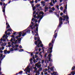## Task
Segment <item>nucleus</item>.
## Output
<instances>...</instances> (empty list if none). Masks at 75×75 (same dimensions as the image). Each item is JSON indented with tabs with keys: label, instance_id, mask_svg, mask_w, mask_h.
<instances>
[{
	"label": "nucleus",
	"instance_id": "1",
	"mask_svg": "<svg viewBox=\"0 0 75 75\" xmlns=\"http://www.w3.org/2000/svg\"><path fill=\"white\" fill-rule=\"evenodd\" d=\"M57 33H56L54 34V35H53V37L51 41V42H52V45L51 42L50 43H49V46L50 47H51H51L48 48V51H47V54L50 53V54H49V55L48 56V57H51V56L52 55V54H51V52H52V48H53V45H54L53 44H54L55 40L56 39V38H57Z\"/></svg>",
	"mask_w": 75,
	"mask_h": 75
},
{
	"label": "nucleus",
	"instance_id": "2",
	"mask_svg": "<svg viewBox=\"0 0 75 75\" xmlns=\"http://www.w3.org/2000/svg\"><path fill=\"white\" fill-rule=\"evenodd\" d=\"M63 18L64 19H63L61 17H60V18H59V25L58 26V28H57L55 30L54 34L55 33V32H56V31L58 30V28L59 27H61V26L62 24H63V22L62 21V20H63V21H65V20H66V21H67L69 20V17H68V16L67 15L65 16L64 15Z\"/></svg>",
	"mask_w": 75,
	"mask_h": 75
},
{
	"label": "nucleus",
	"instance_id": "3",
	"mask_svg": "<svg viewBox=\"0 0 75 75\" xmlns=\"http://www.w3.org/2000/svg\"><path fill=\"white\" fill-rule=\"evenodd\" d=\"M27 33H28V34H30V29L28 30L27 31V29H25L22 32H18L19 38L21 37L22 35V37H24L25 35H27Z\"/></svg>",
	"mask_w": 75,
	"mask_h": 75
},
{
	"label": "nucleus",
	"instance_id": "4",
	"mask_svg": "<svg viewBox=\"0 0 75 75\" xmlns=\"http://www.w3.org/2000/svg\"><path fill=\"white\" fill-rule=\"evenodd\" d=\"M38 27H37L36 28L35 30H34V31L35 33H36V34L35 35V36H37V38L40 39V37H39V35H38Z\"/></svg>",
	"mask_w": 75,
	"mask_h": 75
},
{
	"label": "nucleus",
	"instance_id": "5",
	"mask_svg": "<svg viewBox=\"0 0 75 75\" xmlns=\"http://www.w3.org/2000/svg\"><path fill=\"white\" fill-rule=\"evenodd\" d=\"M5 57H6V55H4L3 56V54H1L0 53V64L1 63V61H2V60L4 59V58Z\"/></svg>",
	"mask_w": 75,
	"mask_h": 75
},
{
	"label": "nucleus",
	"instance_id": "6",
	"mask_svg": "<svg viewBox=\"0 0 75 75\" xmlns=\"http://www.w3.org/2000/svg\"><path fill=\"white\" fill-rule=\"evenodd\" d=\"M34 25V23H33V22L32 21L31 22V23L30 24V26L28 28H30H30H31V29L32 30H33V29L34 28L33 27H33V25Z\"/></svg>",
	"mask_w": 75,
	"mask_h": 75
},
{
	"label": "nucleus",
	"instance_id": "7",
	"mask_svg": "<svg viewBox=\"0 0 75 75\" xmlns=\"http://www.w3.org/2000/svg\"><path fill=\"white\" fill-rule=\"evenodd\" d=\"M67 4L66 5V6L65 7V9L64 10V13L65 14V13H66V14H67Z\"/></svg>",
	"mask_w": 75,
	"mask_h": 75
},
{
	"label": "nucleus",
	"instance_id": "8",
	"mask_svg": "<svg viewBox=\"0 0 75 75\" xmlns=\"http://www.w3.org/2000/svg\"><path fill=\"white\" fill-rule=\"evenodd\" d=\"M30 66H28V67L27 68V69L28 70H26V72H28L29 73H30V71H31V69L29 67Z\"/></svg>",
	"mask_w": 75,
	"mask_h": 75
},
{
	"label": "nucleus",
	"instance_id": "9",
	"mask_svg": "<svg viewBox=\"0 0 75 75\" xmlns=\"http://www.w3.org/2000/svg\"><path fill=\"white\" fill-rule=\"evenodd\" d=\"M7 5V4H5V6L4 7H2V11L3 12H5V10H6V6Z\"/></svg>",
	"mask_w": 75,
	"mask_h": 75
},
{
	"label": "nucleus",
	"instance_id": "10",
	"mask_svg": "<svg viewBox=\"0 0 75 75\" xmlns=\"http://www.w3.org/2000/svg\"><path fill=\"white\" fill-rule=\"evenodd\" d=\"M42 44V42H41V41H40V42L38 43V44L37 45L38 48H40V45H41Z\"/></svg>",
	"mask_w": 75,
	"mask_h": 75
},
{
	"label": "nucleus",
	"instance_id": "11",
	"mask_svg": "<svg viewBox=\"0 0 75 75\" xmlns=\"http://www.w3.org/2000/svg\"><path fill=\"white\" fill-rule=\"evenodd\" d=\"M8 38V36H7V35H6H6L4 34L3 36L2 37V38H5L6 40H7V38Z\"/></svg>",
	"mask_w": 75,
	"mask_h": 75
},
{
	"label": "nucleus",
	"instance_id": "12",
	"mask_svg": "<svg viewBox=\"0 0 75 75\" xmlns=\"http://www.w3.org/2000/svg\"><path fill=\"white\" fill-rule=\"evenodd\" d=\"M39 15H40V14H42V16H43L44 14V13L43 12V11H42L39 12Z\"/></svg>",
	"mask_w": 75,
	"mask_h": 75
},
{
	"label": "nucleus",
	"instance_id": "13",
	"mask_svg": "<svg viewBox=\"0 0 75 75\" xmlns=\"http://www.w3.org/2000/svg\"><path fill=\"white\" fill-rule=\"evenodd\" d=\"M53 13H54L55 15L56 16H57V17H58V18H59V14H57V12H53Z\"/></svg>",
	"mask_w": 75,
	"mask_h": 75
},
{
	"label": "nucleus",
	"instance_id": "14",
	"mask_svg": "<svg viewBox=\"0 0 75 75\" xmlns=\"http://www.w3.org/2000/svg\"><path fill=\"white\" fill-rule=\"evenodd\" d=\"M21 38H19L18 39V42L19 43V44H21Z\"/></svg>",
	"mask_w": 75,
	"mask_h": 75
},
{
	"label": "nucleus",
	"instance_id": "15",
	"mask_svg": "<svg viewBox=\"0 0 75 75\" xmlns=\"http://www.w3.org/2000/svg\"><path fill=\"white\" fill-rule=\"evenodd\" d=\"M44 16H42L40 18H39V19L38 21V23H40V21L41 20V19H42V18H43V17H44Z\"/></svg>",
	"mask_w": 75,
	"mask_h": 75
},
{
	"label": "nucleus",
	"instance_id": "16",
	"mask_svg": "<svg viewBox=\"0 0 75 75\" xmlns=\"http://www.w3.org/2000/svg\"><path fill=\"white\" fill-rule=\"evenodd\" d=\"M42 17V15H40V16L39 15H38V16H37V18H37V19H39V18H40L41 17Z\"/></svg>",
	"mask_w": 75,
	"mask_h": 75
},
{
	"label": "nucleus",
	"instance_id": "17",
	"mask_svg": "<svg viewBox=\"0 0 75 75\" xmlns=\"http://www.w3.org/2000/svg\"><path fill=\"white\" fill-rule=\"evenodd\" d=\"M7 50H5L4 51V54H7Z\"/></svg>",
	"mask_w": 75,
	"mask_h": 75
},
{
	"label": "nucleus",
	"instance_id": "18",
	"mask_svg": "<svg viewBox=\"0 0 75 75\" xmlns=\"http://www.w3.org/2000/svg\"><path fill=\"white\" fill-rule=\"evenodd\" d=\"M6 43H2L1 44V46H6Z\"/></svg>",
	"mask_w": 75,
	"mask_h": 75
},
{
	"label": "nucleus",
	"instance_id": "19",
	"mask_svg": "<svg viewBox=\"0 0 75 75\" xmlns=\"http://www.w3.org/2000/svg\"><path fill=\"white\" fill-rule=\"evenodd\" d=\"M38 47H36L35 48V51H38Z\"/></svg>",
	"mask_w": 75,
	"mask_h": 75
},
{
	"label": "nucleus",
	"instance_id": "20",
	"mask_svg": "<svg viewBox=\"0 0 75 75\" xmlns=\"http://www.w3.org/2000/svg\"><path fill=\"white\" fill-rule=\"evenodd\" d=\"M36 66H37V68H40V67H41V65L40 64V65H39L38 66L37 65Z\"/></svg>",
	"mask_w": 75,
	"mask_h": 75
},
{
	"label": "nucleus",
	"instance_id": "21",
	"mask_svg": "<svg viewBox=\"0 0 75 75\" xmlns=\"http://www.w3.org/2000/svg\"><path fill=\"white\" fill-rule=\"evenodd\" d=\"M3 13H4V16L5 18H6V13L5 12H5H3Z\"/></svg>",
	"mask_w": 75,
	"mask_h": 75
},
{
	"label": "nucleus",
	"instance_id": "22",
	"mask_svg": "<svg viewBox=\"0 0 75 75\" xmlns=\"http://www.w3.org/2000/svg\"><path fill=\"white\" fill-rule=\"evenodd\" d=\"M36 74H38V75H40V71H36Z\"/></svg>",
	"mask_w": 75,
	"mask_h": 75
},
{
	"label": "nucleus",
	"instance_id": "23",
	"mask_svg": "<svg viewBox=\"0 0 75 75\" xmlns=\"http://www.w3.org/2000/svg\"><path fill=\"white\" fill-rule=\"evenodd\" d=\"M11 30H12V29L11 28L8 29L7 30V31L11 32Z\"/></svg>",
	"mask_w": 75,
	"mask_h": 75
},
{
	"label": "nucleus",
	"instance_id": "24",
	"mask_svg": "<svg viewBox=\"0 0 75 75\" xmlns=\"http://www.w3.org/2000/svg\"><path fill=\"white\" fill-rule=\"evenodd\" d=\"M47 6V5H46L45 7V10H48V7H46Z\"/></svg>",
	"mask_w": 75,
	"mask_h": 75
},
{
	"label": "nucleus",
	"instance_id": "25",
	"mask_svg": "<svg viewBox=\"0 0 75 75\" xmlns=\"http://www.w3.org/2000/svg\"><path fill=\"white\" fill-rule=\"evenodd\" d=\"M10 27V25H8L6 27V29H8V28H9Z\"/></svg>",
	"mask_w": 75,
	"mask_h": 75
},
{
	"label": "nucleus",
	"instance_id": "26",
	"mask_svg": "<svg viewBox=\"0 0 75 75\" xmlns=\"http://www.w3.org/2000/svg\"><path fill=\"white\" fill-rule=\"evenodd\" d=\"M19 52H22V51H24V50L23 49H21V50H19Z\"/></svg>",
	"mask_w": 75,
	"mask_h": 75
},
{
	"label": "nucleus",
	"instance_id": "27",
	"mask_svg": "<svg viewBox=\"0 0 75 75\" xmlns=\"http://www.w3.org/2000/svg\"><path fill=\"white\" fill-rule=\"evenodd\" d=\"M10 51L11 52H12V51H14V49H13V48H11L10 50Z\"/></svg>",
	"mask_w": 75,
	"mask_h": 75
},
{
	"label": "nucleus",
	"instance_id": "28",
	"mask_svg": "<svg viewBox=\"0 0 75 75\" xmlns=\"http://www.w3.org/2000/svg\"><path fill=\"white\" fill-rule=\"evenodd\" d=\"M37 70V67H35V71H34V72H36Z\"/></svg>",
	"mask_w": 75,
	"mask_h": 75
},
{
	"label": "nucleus",
	"instance_id": "29",
	"mask_svg": "<svg viewBox=\"0 0 75 75\" xmlns=\"http://www.w3.org/2000/svg\"><path fill=\"white\" fill-rule=\"evenodd\" d=\"M52 11H54V10H55V8L54 7H52Z\"/></svg>",
	"mask_w": 75,
	"mask_h": 75
},
{
	"label": "nucleus",
	"instance_id": "30",
	"mask_svg": "<svg viewBox=\"0 0 75 75\" xmlns=\"http://www.w3.org/2000/svg\"><path fill=\"white\" fill-rule=\"evenodd\" d=\"M15 46H16L15 48H18V45H15Z\"/></svg>",
	"mask_w": 75,
	"mask_h": 75
},
{
	"label": "nucleus",
	"instance_id": "31",
	"mask_svg": "<svg viewBox=\"0 0 75 75\" xmlns=\"http://www.w3.org/2000/svg\"><path fill=\"white\" fill-rule=\"evenodd\" d=\"M40 6V4L36 5V7L37 8L39 7Z\"/></svg>",
	"mask_w": 75,
	"mask_h": 75
},
{
	"label": "nucleus",
	"instance_id": "32",
	"mask_svg": "<svg viewBox=\"0 0 75 75\" xmlns=\"http://www.w3.org/2000/svg\"><path fill=\"white\" fill-rule=\"evenodd\" d=\"M50 70L52 71L53 70H54V68L52 67L50 68Z\"/></svg>",
	"mask_w": 75,
	"mask_h": 75
},
{
	"label": "nucleus",
	"instance_id": "33",
	"mask_svg": "<svg viewBox=\"0 0 75 75\" xmlns=\"http://www.w3.org/2000/svg\"><path fill=\"white\" fill-rule=\"evenodd\" d=\"M47 53H46L45 54V56H44L45 58H46V57H47Z\"/></svg>",
	"mask_w": 75,
	"mask_h": 75
},
{
	"label": "nucleus",
	"instance_id": "34",
	"mask_svg": "<svg viewBox=\"0 0 75 75\" xmlns=\"http://www.w3.org/2000/svg\"><path fill=\"white\" fill-rule=\"evenodd\" d=\"M49 12H50V13H54V12H53V11H52V10H49Z\"/></svg>",
	"mask_w": 75,
	"mask_h": 75
},
{
	"label": "nucleus",
	"instance_id": "35",
	"mask_svg": "<svg viewBox=\"0 0 75 75\" xmlns=\"http://www.w3.org/2000/svg\"><path fill=\"white\" fill-rule=\"evenodd\" d=\"M18 37H20V36L18 35L16 37V39H18Z\"/></svg>",
	"mask_w": 75,
	"mask_h": 75
},
{
	"label": "nucleus",
	"instance_id": "36",
	"mask_svg": "<svg viewBox=\"0 0 75 75\" xmlns=\"http://www.w3.org/2000/svg\"><path fill=\"white\" fill-rule=\"evenodd\" d=\"M38 71H42V68L41 67L38 70Z\"/></svg>",
	"mask_w": 75,
	"mask_h": 75
},
{
	"label": "nucleus",
	"instance_id": "37",
	"mask_svg": "<svg viewBox=\"0 0 75 75\" xmlns=\"http://www.w3.org/2000/svg\"><path fill=\"white\" fill-rule=\"evenodd\" d=\"M14 43H15L14 42H12V43L11 44L12 45H14Z\"/></svg>",
	"mask_w": 75,
	"mask_h": 75
},
{
	"label": "nucleus",
	"instance_id": "38",
	"mask_svg": "<svg viewBox=\"0 0 75 75\" xmlns=\"http://www.w3.org/2000/svg\"><path fill=\"white\" fill-rule=\"evenodd\" d=\"M35 8H36L35 6H34L33 8V11H34V10H35Z\"/></svg>",
	"mask_w": 75,
	"mask_h": 75
},
{
	"label": "nucleus",
	"instance_id": "39",
	"mask_svg": "<svg viewBox=\"0 0 75 75\" xmlns=\"http://www.w3.org/2000/svg\"><path fill=\"white\" fill-rule=\"evenodd\" d=\"M51 1H52V2H53V4H55V1H54V0H51Z\"/></svg>",
	"mask_w": 75,
	"mask_h": 75
},
{
	"label": "nucleus",
	"instance_id": "40",
	"mask_svg": "<svg viewBox=\"0 0 75 75\" xmlns=\"http://www.w3.org/2000/svg\"><path fill=\"white\" fill-rule=\"evenodd\" d=\"M7 31L6 30L5 32V34H6V35H7Z\"/></svg>",
	"mask_w": 75,
	"mask_h": 75
},
{
	"label": "nucleus",
	"instance_id": "41",
	"mask_svg": "<svg viewBox=\"0 0 75 75\" xmlns=\"http://www.w3.org/2000/svg\"><path fill=\"white\" fill-rule=\"evenodd\" d=\"M56 6V8H57V9H58V10H59V6L57 5V6Z\"/></svg>",
	"mask_w": 75,
	"mask_h": 75
},
{
	"label": "nucleus",
	"instance_id": "42",
	"mask_svg": "<svg viewBox=\"0 0 75 75\" xmlns=\"http://www.w3.org/2000/svg\"><path fill=\"white\" fill-rule=\"evenodd\" d=\"M22 73H23V71H21L19 72V74H21Z\"/></svg>",
	"mask_w": 75,
	"mask_h": 75
},
{
	"label": "nucleus",
	"instance_id": "43",
	"mask_svg": "<svg viewBox=\"0 0 75 75\" xmlns=\"http://www.w3.org/2000/svg\"><path fill=\"white\" fill-rule=\"evenodd\" d=\"M35 45H37V41H35Z\"/></svg>",
	"mask_w": 75,
	"mask_h": 75
},
{
	"label": "nucleus",
	"instance_id": "44",
	"mask_svg": "<svg viewBox=\"0 0 75 75\" xmlns=\"http://www.w3.org/2000/svg\"><path fill=\"white\" fill-rule=\"evenodd\" d=\"M12 48L13 49H14L15 48V46H14V45H12Z\"/></svg>",
	"mask_w": 75,
	"mask_h": 75
},
{
	"label": "nucleus",
	"instance_id": "45",
	"mask_svg": "<svg viewBox=\"0 0 75 75\" xmlns=\"http://www.w3.org/2000/svg\"><path fill=\"white\" fill-rule=\"evenodd\" d=\"M60 9L61 10H63V7L61 6Z\"/></svg>",
	"mask_w": 75,
	"mask_h": 75
},
{
	"label": "nucleus",
	"instance_id": "46",
	"mask_svg": "<svg viewBox=\"0 0 75 75\" xmlns=\"http://www.w3.org/2000/svg\"><path fill=\"white\" fill-rule=\"evenodd\" d=\"M40 9H37V11L38 12H39V11H40Z\"/></svg>",
	"mask_w": 75,
	"mask_h": 75
},
{
	"label": "nucleus",
	"instance_id": "47",
	"mask_svg": "<svg viewBox=\"0 0 75 75\" xmlns=\"http://www.w3.org/2000/svg\"><path fill=\"white\" fill-rule=\"evenodd\" d=\"M34 21H35V23H37L38 22V21H37V20H34Z\"/></svg>",
	"mask_w": 75,
	"mask_h": 75
},
{
	"label": "nucleus",
	"instance_id": "48",
	"mask_svg": "<svg viewBox=\"0 0 75 75\" xmlns=\"http://www.w3.org/2000/svg\"><path fill=\"white\" fill-rule=\"evenodd\" d=\"M35 13H36V11H35L33 13V15H34V14H35Z\"/></svg>",
	"mask_w": 75,
	"mask_h": 75
},
{
	"label": "nucleus",
	"instance_id": "49",
	"mask_svg": "<svg viewBox=\"0 0 75 75\" xmlns=\"http://www.w3.org/2000/svg\"><path fill=\"white\" fill-rule=\"evenodd\" d=\"M34 17L35 18H37V16H36V15L35 14L34 16Z\"/></svg>",
	"mask_w": 75,
	"mask_h": 75
},
{
	"label": "nucleus",
	"instance_id": "50",
	"mask_svg": "<svg viewBox=\"0 0 75 75\" xmlns=\"http://www.w3.org/2000/svg\"><path fill=\"white\" fill-rule=\"evenodd\" d=\"M35 27H36V28H37V27H37V26H38V24H37V23H36V24H35Z\"/></svg>",
	"mask_w": 75,
	"mask_h": 75
},
{
	"label": "nucleus",
	"instance_id": "51",
	"mask_svg": "<svg viewBox=\"0 0 75 75\" xmlns=\"http://www.w3.org/2000/svg\"><path fill=\"white\" fill-rule=\"evenodd\" d=\"M33 20H36V19H35L34 18H33L32 19V21H33Z\"/></svg>",
	"mask_w": 75,
	"mask_h": 75
},
{
	"label": "nucleus",
	"instance_id": "52",
	"mask_svg": "<svg viewBox=\"0 0 75 75\" xmlns=\"http://www.w3.org/2000/svg\"><path fill=\"white\" fill-rule=\"evenodd\" d=\"M44 60H42V64H44Z\"/></svg>",
	"mask_w": 75,
	"mask_h": 75
},
{
	"label": "nucleus",
	"instance_id": "53",
	"mask_svg": "<svg viewBox=\"0 0 75 75\" xmlns=\"http://www.w3.org/2000/svg\"><path fill=\"white\" fill-rule=\"evenodd\" d=\"M54 75H57V72H54Z\"/></svg>",
	"mask_w": 75,
	"mask_h": 75
},
{
	"label": "nucleus",
	"instance_id": "54",
	"mask_svg": "<svg viewBox=\"0 0 75 75\" xmlns=\"http://www.w3.org/2000/svg\"><path fill=\"white\" fill-rule=\"evenodd\" d=\"M40 47H43V45L42 44L40 45Z\"/></svg>",
	"mask_w": 75,
	"mask_h": 75
},
{
	"label": "nucleus",
	"instance_id": "55",
	"mask_svg": "<svg viewBox=\"0 0 75 75\" xmlns=\"http://www.w3.org/2000/svg\"><path fill=\"white\" fill-rule=\"evenodd\" d=\"M1 49L2 50H4V47H2Z\"/></svg>",
	"mask_w": 75,
	"mask_h": 75
},
{
	"label": "nucleus",
	"instance_id": "56",
	"mask_svg": "<svg viewBox=\"0 0 75 75\" xmlns=\"http://www.w3.org/2000/svg\"><path fill=\"white\" fill-rule=\"evenodd\" d=\"M10 51H7V54H10Z\"/></svg>",
	"mask_w": 75,
	"mask_h": 75
},
{
	"label": "nucleus",
	"instance_id": "57",
	"mask_svg": "<svg viewBox=\"0 0 75 75\" xmlns=\"http://www.w3.org/2000/svg\"><path fill=\"white\" fill-rule=\"evenodd\" d=\"M14 42V45L17 44V42H16V41H15Z\"/></svg>",
	"mask_w": 75,
	"mask_h": 75
},
{
	"label": "nucleus",
	"instance_id": "58",
	"mask_svg": "<svg viewBox=\"0 0 75 75\" xmlns=\"http://www.w3.org/2000/svg\"><path fill=\"white\" fill-rule=\"evenodd\" d=\"M7 35H10V32H8L7 34Z\"/></svg>",
	"mask_w": 75,
	"mask_h": 75
},
{
	"label": "nucleus",
	"instance_id": "59",
	"mask_svg": "<svg viewBox=\"0 0 75 75\" xmlns=\"http://www.w3.org/2000/svg\"><path fill=\"white\" fill-rule=\"evenodd\" d=\"M33 59L31 58L30 59V61H33Z\"/></svg>",
	"mask_w": 75,
	"mask_h": 75
},
{
	"label": "nucleus",
	"instance_id": "60",
	"mask_svg": "<svg viewBox=\"0 0 75 75\" xmlns=\"http://www.w3.org/2000/svg\"><path fill=\"white\" fill-rule=\"evenodd\" d=\"M34 40H37V38H36V37H34Z\"/></svg>",
	"mask_w": 75,
	"mask_h": 75
},
{
	"label": "nucleus",
	"instance_id": "61",
	"mask_svg": "<svg viewBox=\"0 0 75 75\" xmlns=\"http://www.w3.org/2000/svg\"><path fill=\"white\" fill-rule=\"evenodd\" d=\"M30 3H34V0H33L32 1L30 2Z\"/></svg>",
	"mask_w": 75,
	"mask_h": 75
},
{
	"label": "nucleus",
	"instance_id": "62",
	"mask_svg": "<svg viewBox=\"0 0 75 75\" xmlns=\"http://www.w3.org/2000/svg\"><path fill=\"white\" fill-rule=\"evenodd\" d=\"M0 4L1 5V6H2V5H3V3L2 2H0Z\"/></svg>",
	"mask_w": 75,
	"mask_h": 75
},
{
	"label": "nucleus",
	"instance_id": "63",
	"mask_svg": "<svg viewBox=\"0 0 75 75\" xmlns=\"http://www.w3.org/2000/svg\"><path fill=\"white\" fill-rule=\"evenodd\" d=\"M63 15V13H60V16H62Z\"/></svg>",
	"mask_w": 75,
	"mask_h": 75
},
{
	"label": "nucleus",
	"instance_id": "64",
	"mask_svg": "<svg viewBox=\"0 0 75 75\" xmlns=\"http://www.w3.org/2000/svg\"><path fill=\"white\" fill-rule=\"evenodd\" d=\"M13 41H16V39H15V38L13 39Z\"/></svg>",
	"mask_w": 75,
	"mask_h": 75
}]
</instances>
